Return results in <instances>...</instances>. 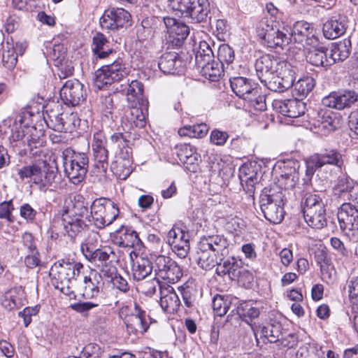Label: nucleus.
<instances>
[{
  "instance_id": "obj_24",
  "label": "nucleus",
  "mask_w": 358,
  "mask_h": 358,
  "mask_svg": "<svg viewBox=\"0 0 358 358\" xmlns=\"http://www.w3.org/2000/svg\"><path fill=\"white\" fill-rule=\"evenodd\" d=\"M114 243L122 248H140L143 244L137 232L127 227H122L116 232Z\"/></svg>"
},
{
  "instance_id": "obj_48",
  "label": "nucleus",
  "mask_w": 358,
  "mask_h": 358,
  "mask_svg": "<svg viewBox=\"0 0 358 358\" xmlns=\"http://www.w3.org/2000/svg\"><path fill=\"white\" fill-rule=\"evenodd\" d=\"M277 75L284 85V88L288 90L294 86L295 80V71L292 69L290 64L281 62Z\"/></svg>"
},
{
  "instance_id": "obj_28",
  "label": "nucleus",
  "mask_w": 358,
  "mask_h": 358,
  "mask_svg": "<svg viewBox=\"0 0 358 358\" xmlns=\"http://www.w3.org/2000/svg\"><path fill=\"white\" fill-rule=\"evenodd\" d=\"M232 91L238 96L245 100L250 94L257 92V85L244 77H234L230 79Z\"/></svg>"
},
{
  "instance_id": "obj_64",
  "label": "nucleus",
  "mask_w": 358,
  "mask_h": 358,
  "mask_svg": "<svg viewBox=\"0 0 358 358\" xmlns=\"http://www.w3.org/2000/svg\"><path fill=\"white\" fill-rule=\"evenodd\" d=\"M36 170V163L29 166H24L17 169V175L21 180L23 181L25 179L31 178L34 183Z\"/></svg>"
},
{
  "instance_id": "obj_6",
  "label": "nucleus",
  "mask_w": 358,
  "mask_h": 358,
  "mask_svg": "<svg viewBox=\"0 0 358 358\" xmlns=\"http://www.w3.org/2000/svg\"><path fill=\"white\" fill-rule=\"evenodd\" d=\"M257 33L259 38L271 48L279 47L283 49L290 44L289 30L285 27L280 29L267 21H262L257 29Z\"/></svg>"
},
{
  "instance_id": "obj_2",
  "label": "nucleus",
  "mask_w": 358,
  "mask_h": 358,
  "mask_svg": "<svg viewBox=\"0 0 358 358\" xmlns=\"http://www.w3.org/2000/svg\"><path fill=\"white\" fill-rule=\"evenodd\" d=\"M64 174L74 185L83 182L87 175L89 167V158L86 153L76 152L68 148L62 152Z\"/></svg>"
},
{
  "instance_id": "obj_11",
  "label": "nucleus",
  "mask_w": 358,
  "mask_h": 358,
  "mask_svg": "<svg viewBox=\"0 0 358 358\" xmlns=\"http://www.w3.org/2000/svg\"><path fill=\"white\" fill-rule=\"evenodd\" d=\"M36 169L34 184L38 185L41 190L45 191L55 181L58 172L57 165L55 162L48 163L42 160L36 163Z\"/></svg>"
},
{
  "instance_id": "obj_3",
  "label": "nucleus",
  "mask_w": 358,
  "mask_h": 358,
  "mask_svg": "<svg viewBox=\"0 0 358 358\" xmlns=\"http://www.w3.org/2000/svg\"><path fill=\"white\" fill-rule=\"evenodd\" d=\"M81 268L83 265L76 262L62 261L55 263L50 271L52 285L66 296H74L71 284L76 275L79 274Z\"/></svg>"
},
{
  "instance_id": "obj_32",
  "label": "nucleus",
  "mask_w": 358,
  "mask_h": 358,
  "mask_svg": "<svg viewBox=\"0 0 358 358\" xmlns=\"http://www.w3.org/2000/svg\"><path fill=\"white\" fill-rule=\"evenodd\" d=\"M217 266L216 273L218 275L222 276L227 274L231 279L234 280L240 274V264L234 257L219 258Z\"/></svg>"
},
{
  "instance_id": "obj_8",
  "label": "nucleus",
  "mask_w": 358,
  "mask_h": 358,
  "mask_svg": "<svg viewBox=\"0 0 358 358\" xmlns=\"http://www.w3.org/2000/svg\"><path fill=\"white\" fill-rule=\"evenodd\" d=\"M154 267L156 275L169 283L177 282L182 276L180 266L168 256H156L154 259Z\"/></svg>"
},
{
  "instance_id": "obj_40",
  "label": "nucleus",
  "mask_w": 358,
  "mask_h": 358,
  "mask_svg": "<svg viewBox=\"0 0 358 358\" xmlns=\"http://www.w3.org/2000/svg\"><path fill=\"white\" fill-rule=\"evenodd\" d=\"M237 314L250 326L253 320L257 318L260 314V310L256 306L252 301H243L239 303L236 308Z\"/></svg>"
},
{
  "instance_id": "obj_59",
  "label": "nucleus",
  "mask_w": 358,
  "mask_h": 358,
  "mask_svg": "<svg viewBox=\"0 0 358 358\" xmlns=\"http://www.w3.org/2000/svg\"><path fill=\"white\" fill-rule=\"evenodd\" d=\"M250 94V98L245 101H248L250 106H252L256 110L264 111L266 110L265 97L259 94V89L257 87V92Z\"/></svg>"
},
{
  "instance_id": "obj_18",
  "label": "nucleus",
  "mask_w": 358,
  "mask_h": 358,
  "mask_svg": "<svg viewBox=\"0 0 358 358\" xmlns=\"http://www.w3.org/2000/svg\"><path fill=\"white\" fill-rule=\"evenodd\" d=\"M142 105L132 104L124 112L122 117V127L129 131L135 127L142 128L145 124V115L141 108Z\"/></svg>"
},
{
  "instance_id": "obj_33",
  "label": "nucleus",
  "mask_w": 358,
  "mask_h": 358,
  "mask_svg": "<svg viewBox=\"0 0 358 358\" xmlns=\"http://www.w3.org/2000/svg\"><path fill=\"white\" fill-rule=\"evenodd\" d=\"M164 22L169 34L180 44L189 35V29L183 22H178L173 17H164Z\"/></svg>"
},
{
  "instance_id": "obj_52",
  "label": "nucleus",
  "mask_w": 358,
  "mask_h": 358,
  "mask_svg": "<svg viewBox=\"0 0 358 358\" xmlns=\"http://www.w3.org/2000/svg\"><path fill=\"white\" fill-rule=\"evenodd\" d=\"M224 68L218 62L213 61L209 65L201 70V73L206 78H208L211 81H216L221 76Z\"/></svg>"
},
{
  "instance_id": "obj_42",
  "label": "nucleus",
  "mask_w": 358,
  "mask_h": 358,
  "mask_svg": "<svg viewBox=\"0 0 358 358\" xmlns=\"http://www.w3.org/2000/svg\"><path fill=\"white\" fill-rule=\"evenodd\" d=\"M109 42L101 33L97 32L92 39V51L99 59H104L113 53V50L108 47Z\"/></svg>"
},
{
  "instance_id": "obj_10",
  "label": "nucleus",
  "mask_w": 358,
  "mask_h": 358,
  "mask_svg": "<svg viewBox=\"0 0 358 358\" xmlns=\"http://www.w3.org/2000/svg\"><path fill=\"white\" fill-rule=\"evenodd\" d=\"M357 102H358V93L350 90L331 93L322 100L323 106L340 110L350 108Z\"/></svg>"
},
{
  "instance_id": "obj_62",
  "label": "nucleus",
  "mask_w": 358,
  "mask_h": 358,
  "mask_svg": "<svg viewBox=\"0 0 358 358\" xmlns=\"http://www.w3.org/2000/svg\"><path fill=\"white\" fill-rule=\"evenodd\" d=\"M263 83L268 90L273 92H282L287 90L286 88H284V85L279 76L275 73Z\"/></svg>"
},
{
  "instance_id": "obj_16",
  "label": "nucleus",
  "mask_w": 358,
  "mask_h": 358,
  "mask_svg": "<svg viewBox=\"0 0 358 358\" xmlns=\"http://www.w3.org/2000/svg\"><path fill=\"white\" fill-rule=\"evenodd\" d=\"M94 158V173L100 176H106L108 168V151L106 141L94 136L92 145Z\"/></svg>"
},
{
  "instance_id": "obj_45",
  "label": "nucleus",
  "mask_w": 358,
  "mask_h": 358,
  "mask_svg": "<svg viewBox=\"0 0 358 358\" xmlns=\"http://www.w3.org/2000/svg\"><path fill=\"white\" fill-rule=\"evenodd\" d=\"M166 292V294L161 296L160 306L166 313L173 314L179 309L180 301L173 287Z\"/></svg>"
},
{
  "instance_id": "obj_23",
  "label": "nucleus",
  "mask_w": 358,
  "mask_h": 358,
  "mask_svg": "<svg viewBox=\"0 0 358 358\" xmlns=\"http://www.w3.org/2000/svg\"><path fill=\"white\" fill-rule=\"evenodd\" d=\"M88 202L85 200L83 196L77 195L65 201L63 212L70 214L73 217H81L90 218L89 215Z\"/></svg>"
},
{
  "instance_id": "obj_44",
  "label": "nucleus",
  "mask_w": 358,
  "mask_h": 358,
  "mask_svg": "<svg viewBox=\"0 0 358 358\" xmlns=\"http://www.w3.org/2000/svg\"><path fill=\"white\" fill-rule=\"evenodd\" d=\"M309 23L306 21L296 22L291 31H289L290 44H298L304 46V41L307 38V32Z\"/></svg>"
},
{
  "instance_id": "obj_56",
  "label": "nucleus",
  "mask_w": 358,
  "mask_h": 358,
  "mask_svg": "<svg viewBox=\"0 0 358 358\" xmlns=\"http://www.w3.org/2000/svg\"><path fill=\"white\" fill-rule=\"evenodd\" d=\"M7 50L3 46V51L2 54V62L3 65L8 70H12L15 68L17 62V56L15 54V51L13 48H10V45L7 43Z\"/></svg>"
},
{
  "instance_id": "obj_30",
  "label": "nucleus",
  "mask_w": 358,
  "mask_h": 358,
  "mask_svg": "<svg viewBox=\"0 0 358 358\" xmlns=\"http://www.w3.org/2000/svg\"><path fill=\"white\" fill-rule=\"evenodd\" d=\"M199 245L202 248H208L212 251H214L224 256L227 253V241L223 236L220 235H211V236H203L201 238Z\"/></svg>"
},
{
  "instance_id": "obj_15",
  "label": "nucleus",
  "mask_w": 358,
  "mask_h": 358,
  "mask_svg": "<svg viewBox=\"0 0 358 358\" xmlns=\"http://www.w3.org/2000/svg\"><path fill=\"white\" fill-rule=\"evenodd\" d=\"M189 238V233L179 227H173L168 233V243L180 258H185L188 254Z\"/></svg>"
},
{
  "instance_id": "obj_25",
  "label": "nucleus",
  "mask_w": 358,
  "mask_h": 358,
  "mask_svg": "<svg viewBox=\"0 0 358 358\" xmlns=\"http://www.w3.org/2000/svg\"><path fill=\"white\" fill-rule=\"evenodd\" d=\"M259 334L264 343H273L283 338V328L280 322L271 320L266 324L259 326Z\"/></svg>"
},
{
  "instance_id": "obj_43",
  "label": "nucleus",
  "mask_w": 358,
  "mask_h": 358,
  "mask_svg": "<svg viewBox=\"0 0 358 358\" xmlns=\"http://www.w3.org/2000/svg\"><path fill=\"white\" fill-rule=\"evenodd\" d=\"M198 254V264L199 266L206 271L210 270L217 265L219 261V256L217 252L210 250L208 248H202L199 245Z\"/></svg>"
},
{
  "instance_id": "obj_1",
  "label": "nucleus",
  "mask_w": 358,
  "mask_h": 358,
  "mask_svg": "<svg viewBox=\"0 0 358 358\" xmlns=\"http://www.w3.org/2000/svg\"><path fill=\"white\" fill-rule=\"evenodd\" d=\"M174 10L179 11L187 22L207 28L212 25V11L209 0H168Z\"/></svg>"
},
{
  "instance_id": "obj_35",
  "label": "nucleus",
  "mask_w": 358,
  "mask_h": 358,
  "mask_svg": "<svg viewBox=\"0 0 358 358\" xmlns=\"http://www.w3.org/2000/svg\"><path fill=\"white\" fill-rule=\"evenodd\" d=\"M116 257L115 252L110 246L100 245L96 251L91 255H88L86 259L92 263H100L104 270L108 266V262H112Z\"/></svg>"
},
{
  "instance_id": "obj_7",
  "label": "nucleus",
  "mask_w": 358,
  "mask_h": 358,
  "mask_svg": "<svg viewBox=\"0 0 358 358\" xmlns=\"http://www.w3.org/2000/svg\"><path fill=\"white\" fill-rule=\"evenodd\" d=\"M128 74L122 59L118 58L110 64L103 66L95 72L94 85L99 89L122 80Z\"/></svg>"
},
{
  "instance_id": "obj_19",
  "label": "nucleus",
  "mask_w": 358,
  "mask_h": 358,
  "mask_svg": "<svg viewBox=\"0 0 358 358\" xmlns=\"http://www.w3.org/2000/svg\"><path fill=\"white\" fill-rule=\"evenodd\" d=\"M278 59L270 55H264L257 59L255 70L257 76L263 83L279 70L280 64Z\"/></svg>"
},
{
  "instance_id": "obj_37",
  "label": "nucleus",
  "mask_w": 358,
  "mask_h": 358,
  "mask_svg": "<svg viewBox=\"0 0 358 358\" xmlns=\"http://www.w3.org/2000/svg\"><path fill=\"white\" fill-rule=\"evenodd\" d=\"M314 156L322 167L325 165H332L341 169L344 164L341 153L335 149H324L321 152L315 154Z\"/></svg>"
},
{
  "instance_id": "obj_17",
  "label": "nucleus",
  "mask_w": 358,
  "mask_h": 358,
  "mask_svg": "<svg viewBox=\"0 0 358 358\" xmlns=\"http://www.w3.org/2000/svg\"><path fill=\"white\" fill-rule=\"evenodd\" d=\"M272 106L276 112L292 118L303 115L306 111V103L298 99L274 100Z\"/></svg>"
},
{
  "instance_id": "obj_53",
  "label": "nucleus",
  "mask_w": 358,
  "mask_h": 358,
  "mask_svg": "<svg viewBox=\"0 0 358 358\" xmlns=\"http://www.w3.org/2000/svg\"><path fill=\"white\" fill-rule=\"evenodd\" d=\"M315 85V82L312 77H306L294 83V87L299 96H306L313 90Z\"/></svg>"
},
{
  "instance_id": "obj_36",
  "label": "nucleus",
  "mask_w": 358,
  "mask_h": 358,
  "mask_svg": "<svg viewBox=\"0 0 358 358\" xmlns=\"http://www.w3.org/2000/svg\"><path fill=\"white\" fill-rule=\"evenodd\" d=\"M327 50L324 46L310 49L306 55V59L313 66L329 67L333 65V60L329 59Z\"/></svg>"
},
{
  "instance_id": "obj_58",
  "label": "nucleus",
  "mask_w": 358,
  "mask_h": 358,
  "mask_svg": "<svg viewBox=\"0 0 358 358\" xmlns=\"http://www.w3.org/2000/svg\"><path fill=\"white\" fill-rule=\"evenodd\" d=\"M229 302L227 299L217 294L213 297L212 307L217 315L223 316L227 313L229 308Z\"/></svg>"
},
{
  "instance_id": "obj_51",
  "label": "nucleus",
  "mask_w": 358,
  "mask_h": 358,
  "mask_svg": "<svg viewBox=\"0 0 358 358\" xmlns=\"http://www.w3.org/2000/svg\"><path fill=\"white\" fill-rule=\"evenodd\" d=\"M208 131L206 124H199L193 126L184 127L178 131L180 136H189L191 138H202L205 136Z\"/></svg>"
},
{
  "instance_id": "obj_9",
  "label": "nucleus",
  "mask_w": 358,
  "mask_h": 358,
  "mask_svg": "<svg viewBox=\"0 0 358 358\" xmlns=\"http://www.w3.org/2000/svg\"><path fill=\"white\" fill-rule=\"evenodd\" d=\"M131 20L130 13L121 8H110L100 18L102 29L115 30L127 26Z\"/></svg>"
},
{
  "instance_id": "obj_29",
  "label": "nucleus",
  "mask_w": 358,
  "mask_h": 358,
  "mask_svg": "<svg viewBox=\"0 0 358 358\" xmlns=\"http://www.w3.org/2000/svg\"><path fill=\"white\" fill-rule=\"evenodd\" d=\"M62 115H57L52 121L48 123V127L58 132H71L75 127L76 115L67 112L61 113Z\"/></svg>"
},
{
  "instance_id": "obj_61",
  "label": "nucleus",
  "mask_w": 358,
  "mask_h": 358,
  "mask_svg": "<svg viewBox=\"0 0 358 358\" xmlns=\"http://www.w3.org/2000/svg\"><path fill=\"white\" fill-rule=\"evenodd\" d=\"M306 178H304V182H307L310 180V178L313 177L314 173L317 169H322V166L319 163L318 160L313 155L310 156L306 162Z\"/></svg>"
},
{
  "instance_id": "obj_57",
  "label": "nucleus",
  "mask_w": 358,
  "mask_h": 358,
  "mask_svg": "<svg viewBox=\"0 0 358 358\" xmlns=\"http://www.w3.org/2000/svg\"><path fill=\"white\" fill-rule=\"evenodd\" d=\"M296 358H320L319 350L315 344L306 343L299 348Z\"/></svg>"
},
{
  "instance_id": "obj_55",
  "label": "nucleus",
  "mask_w": 358,
  "mask_h": 358,
  "mask_svg": "<svg viewBox=\"0 0 358 358\" xmlns=\"http://www.w3.org/2000/svg\"><path fill=\"white\" fill-rule=\"evenodd\" d=\"M98 234L92 233L88 236L85 242L81 244V251L85 258L88 257V255L94 252L99 248L98 245Z\"/></svg>"
},
{
  "instance_id": "obj_38",
  "label": "nucleus",
  "mask_w": 358,
  "mask_h": 358,
  "mask_svg": "<svg viewBox=\"0 0 358 358\" xmlns=\"http://www.w3.org/2000/svg\"><path fill=\"white\" fill-rule=\"evenodd\" d=\"M351 45L349 38H345L331 45L329 57L331 60H333V64L337 62H343L349 57Z\"/></svg>"
},
{
  "instance_id": "obj_50",
  "label": "nucleus",
  "mask_w": 358,
  "mask_h": 358,
  "mask_svg": "<svg viewBox=\"0 0 358 358\" xmlns=\"http://www.w3.org/2000/svg\"><path fill=\"white\" fill-rule=\"evenodd\" d=\"M357 183L352 180L345 178H341L335 187V194H338L343 200H350V194H352V191L355 188Z\"/></svg>"
},
{
  "instance_id": "obj_49",
  "label": "nucleus",
  "mask_w": 358,
  "mask_h": 358,
  "mask_svg": "<svg viewBox=\"0 0 358 358\" xmlns=\"http://www.w3.org/2000/svg\"><path fill=\"white\" fill-rule=\"evenodd\" d=\"M101 272L111 278V282L113 287L117 289L123 293H127L129 290V285L127 280L116 273V268L113 266L108 270L101 269Z\"/></svg>"
},
{
  "instance_id": "obj_12",
  "label": "nucleus",
  "mask_w": 358,
  "mask_h": 358,
  "mask_svg": "<svg viewBox=\"0 0 358 358\" xmlns=\"http://www.w3.org/2000/svg\"><path fill=\"white\" fill-rule=\"evenodd\" d=\"M84 85L78 80H67L60 90V96L67 105H79L85 99L86 93Z\"/></svg>"
},
{
  "instance_id": "obj_14",
  "label": "nucleus",
  "mask_w": 358,
  "mask_h": 358,
  "mask_svg": "<svg viewBox=\"0 0 358 358\" xmlns=\"http://www.w3.org/2000/svg\"><path fill=\"white\" fill-rule=\"evenodd\" d=\"M337 217L343 231H358V208L350 203H343L339 208Z\"/></svg>"
},
{
  "instance_id": "obj_46",
  "label": "nucleus",
  "mask_w": 358,
  "mask_h": 358,
  "mask_svg": "<svg viewBox=\"0 0 358 358\" xmlns=\"http://www.w3.org/2000/svg\"><path fill=\"white\" fill-rule=\"evenodd\" d=\"M143 84L138 80H132L128 85L127 99L132 104L143 105Z\"/></svg>"
},
{
  "instance_id": "obj_41",
  "label": "nucleus",
  "mask_w": 358,
  "mask_h": 358,
  "mask_svg": "<svg viewBox=\"0 0 358 358\" xmlns=\"http://www.w3.org/2000/svg\"><path fill=\"white\" fill-rule=\"evenodd\" d=\"M155 270L154 263L148 257H139L133 264V276L136 280H141L149 275Z\"/></svg>"
},
{
  "instance_id": "obj_22",
  "label": "nucleus",
  "mask_w": 358,
  "mask_h": 358,
  "mask_svg": "<svg viewBox=\"0 0 358 358\" xmlns=\"http://www.w3.org/2000/svg\"><path fill=\"white\" fill-rule=\"evenodd\" d=\"M182 64L178 53L170 52L160 57L158 66L164 74H178L182 71Z\"/></svg>"
},
{
  "instance_id": "obj_60",
  "label": "nucleus",
  "mask_w": 358,
  "mask_h": 358,
  "mask_svg": "<svg viewBox=\"0 0 358 358\" xmlns=\"http://www.w3.org/2000/svg\"><path fill=\"white\" fill-rule=\"evenodd\" d=\"M303 199L304 202L303 213L306 212V210H308V208L309 210L312 208L315 209L316 208V206H319V204H324L322 201L321 196L317 194H313L310 192L306 193Z\"/></svg>"
},
{
  "instance_id": "obj_34",
  "label": "nucleus",
  "mask_w": 358,
  "mask_h": 358,
  "mask_svg": "<svg viewBox=\"0 0 358 358\" xmlns=\"http://www.w3.org/2000/svg\"><path fill=\"white\" fill-rule=\"evenodd\" d=\"M303 217L307 224L316 229H322L327 225L326 210L324 204H319L316 208L308 209L303 212Z\"/></svg>"
},
{
  "instance_id": "obj_26",
  "label": "nucleus",
  "mask_w": 358,
  "mask_h": 358,
  "mask_svg": "<svg viewBox=\"0 0 358 358\" xmlns=\"http://www.w3.org/2000/svg\"><path fill=\"white\" fill-rule=\"evenodd\" d=\"M148 319L150 320L145 311L142 310L138 304L135 303L134 313L127 321V329L141 334L145 332L149 328Z\"/></svg>"
},
{
  "instance_id": "obj_63",
  "label": "nucleus",
  "mask_w": 358,
  "mask_h": 358,
  "mask_svg": "<svg viewBox=\"0 0 358 358\" xmlns=\"http://www.w3.org/2000/svg\"><path fill=\"white\" fill-rule=\"evenodd\" d=\"M159 285V281L156 278L142 282L139 287L143 294L146 296H151L155 294L157 287Z\"/></svg>"
},
{
  "instance_id": "obj_13",
  "label": "nucleus",
  "mask_w": 358,
  "mask_h": 358,
  "mask_svg": "<svg viewBox=\"0 0 358 358\" xmlns=\"http://www.w3.org/2000/svg\"><path fill=\"white\" fill-rule=\"evenodd\" d=\"M348 17L343 13H334L323 24L324 36L335 39L343 36L349 27Z\"/></svg>"
},
{
  "instance_id": "obj_20",
  "label": "nucleus",
  "mask_w": 358,
  "mask_h": 358,
  "mask_svg": "<svg viewBox=\"0 0 358 358\" xmlns=\"http://www.w3.org/2000/svg\"><path fill=\"white\" fill-rule=\"evenodd\" d=\"M256 165L243 164L239 169V178L243 189L250 195L254 194L255 185L260 180Z\"/></svg>"
},
{
  "instance_id": "obj_31",
  "label": "nucleus",
  "mask_w": 358,
  "mask_h": 358,
  "mask_svg": "<svg viewBox=\"0 0 358 358\" xmlns=\"http://www.w3.org/2000/svg\"><path fill=\"white\" fill-rule=\"evenodd\" d=\"M300 162L289 159L283 162L280 177L287 187H294L299 179Z\"/></svg>"
},
{
  "instance_id": "obj_4",
  "label": "nucleus",
  "mask_w": 358,
  "mask_h": 358,
  "mask_svg": "<svg viewBox=\"0 0 358 358\" xmlns=\"http://www.w3.org/2000/svg\"><path fill=\"white\" fill-rule=\"evenodd\" d=\"M262 212L265 218L273 224H279L284 218V194L278 187H265L259 198Z\"/></svg>"
},
{
  "instance_id": "obj_39",
  "label": "nucleus",
  "mask_w": 358,
  "mask_h": 358,
  "mask_svg": "<svg viewBox=\"0 0 358 358\" xmlns=\"http://www.w3.org/2000/svg\"><path fill=\"white\" fill-rule=\"evenodd\" d=\"M317 127L324 134L334 131L341 127V116L332 111H325L318 120Z\"/></svg>"
},
{
  "instance_id": "obj_21",
  "label": "nucleus",
  "mask_w": 358,
  "mask_h": 358,
  "mask_svg": "<svg viewBox=\"0 0 358 358\" xmlns=\"http://www.w3.org/2000/svg\"><path fill=\"white\" fill-rule=\"evenodd\" d=\"M62 220L66 233L71 238L78 236L91 222L90 218L73 217L64 212L62 214Z\"/></svg>"
},
{
  "instance_id": "obj_47",
  "label": "nucleus",
  "mask_w": 358,
  "mask_h": 358,
  "mask_svg": "<svg viewBox=\"0 0 358 358\" xmlns=\"http://www.w3.org/2000/svg\"><path fill=\"white\" fill-rule=\"evenodd\" d=\"M110 169L120 180H126L131 173V162L129 159H118L112 163Z\"/></svg>"
},
{
  "instance_id": "obj_5",
  "label": "nucleus",
  "mask_w": 358,
  "mask_h": 358,
  "mask_svg": "<svg viewBox=\"0 0 358 358\" xmlns=\"http://www.w3.org/2000/svg\"><path fill=\"white\" fill-rule=\"evenodd\" d=\"M120 213L117 205L104 198L95 199L90 206V219L98 229H103L111 224Z\"/></svg>"
},
{
  "instance_id": "obj_27",
  "label": "nucleus",
  "mask_w": 358,
  "mask_h": 358,
  "mask_svg": "<svg viewBox=\"0 0 358 358\" xmlns=\"http://www.w3.org/2000/svg\"><path fill=\"white\" fill-rule=\"evenodd\" d=\"M84 292L83 296L86 299H93L96 297L103 285L102 277L100 273L96 271H92L89 275L85 276L83 279Z\"/></svg>"
},
{
  "instance_id": "obj_54",
  "label": "nucleus",
  "mask_w": 358,
  "mask_h": 358,
  "mask_svg": "<svg viewBox=\"0 0 358 358\" xmlns=\"http://www.w3.org/2000/svg\"><path fill=\"white\" fill-rule=\"evenodd\" d=\"M217 58L222 67L227 64L228 68L234 60V51L228 44H222L218 48Z\"/></svg>"
}]
</instances>
